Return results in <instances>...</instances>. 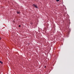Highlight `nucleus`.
<instances>
[{"label":"nucleus","instance_id":"1","mask_svg":"<svg viewBox=\"0 0 74 74\" xmlns=\"http://www.w3.org/2000/svg\"><path fill=\"white\" fill-rule=\"evenodd\" d=\"M33 6L35 8H38V7L37 6V5H36L33 4Z\"/></svg>","mask_w":74,"mask_h":74},{"label":"nucleus","instance_id":"2","mask_svg":"<svg viewBox=\"0 0 74 74\" xmlns=\"http://www.w3.org/2000/svg\"><path fill=\"white\" fill-rule=\"evenodd\" d=\"M17 14H20L19 12H18V11H17Z\"/></svg>","mask_w":74,"mask_h":74},{"label":"nucleus","instance_id":"3","mask_svg":"<svg viewBox=\"0 0 74 74\" xmlns=\"http://www.w3.org/2000/svg\"><path fill=\"white\" fill-rule=\"evenodd\" d=\"M0 63H1V64H3V62H2V61H0Z\"/></svg>","mask_w":74,"mask_h":74},{"label":"nucleus","instance_id":"4","mask_svg":"<svg viewBox=\"0 0 74 74\" xmlns=\"http://www.w3.org/2000/svg\"><path fill=\"white\" fill-rule=\"evenodd\" d=\"M60 0H56V1H57V2H58V1H59Z\"/></svg>","mask_w":74,"mask_h":74},{"label":"nucleus","instance_id":"5","mask_svg":"<svg viewBox=\"0 0 74 74\" xmlns=\"http://www.w3.org/2000/svg\"><path fill=\"white\" fill-rule=\"evenodd\" d=\"M30 24H31V25H32V23H30Z\"/></svg>","mask_w":74,"mask_h":74},{"label":"nucleus","instance_id":"6","mask_svg":"<svg viewBox=\"0 0 74 74\" xmlns=\"http://www.w3.org/2000/svg\"><path fill=\"white\" fill-rule=\"evenodd\" d=\"M21 27V25H19V27Z\"/></svg>","mask_w":74,"mask_h":74},{"label":"nucleus","instance_id":"7","mask_svg":"<svg viewBox=\"0 0 74 74\" xmlns=\"http://www.w3.org/2000/svg\"><path fill=\"white\" fill-rule=\"evenodd\" d=\"M1 40V38H0V40Z\"/></svg>","mask_w":74,"mask_h":74},{"label":"nucleus","instance_id":"8","mask_svg":"<svg viewBox=\"0 0 74 74\" xmlns=\"http://www.w3.org/2000/svg\"><path fill=\"white\" fill-rule=\"evenodd\" d=\"M45 67H46V66Z\"/></svg>","mask_w":74,"mask_h":74}]
</instances>
